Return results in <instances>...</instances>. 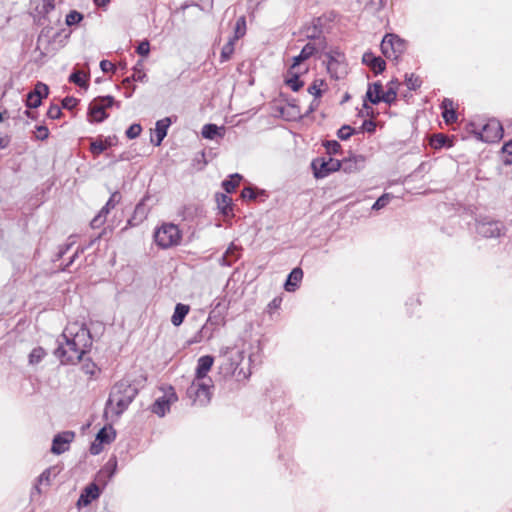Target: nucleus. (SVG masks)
<instances>
[{
  "label": "nucleus",
  "mask_w": 512,
  "mask_h": 512,
  "mask_svg": "<svg viewBox=\"0 0 512 512\" xmlns=\"http://www.w3.org/2000/svg\"><path fill=\"white\" fill-rule=\"evenodd\" d=\"M325 147L329 154H337L341 149V145L336 140L327 141Z\"/></svg>",
  "instance_id": "obj_54"
},
{
  "label": "nucleus",
  "mask_w": 512,
  "mask_h": 512,
  "mask_svg": "<svg viewBox=\"0 0 512 512\" xmlns=\"http://www.w3.org/2000/svg\"><path fill=\"white\" fill-rule=\"evenodd\" d=\"M189 311H190L189 305L182 304V303L176 304L174 313L171 317L172 324L176 327L180 326L183 323V321H184L185 317L187 316V314L189 313Z\"/></svg>",
  "instance_id": "obj_22"
},
{
  "label": "nucleus",
  "mask_w": 512,
  "mask_h": 512,
  "mask_svg": "<svg viewBox=\"0 0 512 512\" xmlns=\"http://www.w3.org/2000/svg\"><path fill=\"white\" fill-rule=\"evenodd\" d=\"M303 278V271L300 268H294L285 282V290L288 292H293L298 287V284Z\"/></svg>",
  "instance_id": "obj_21"
},
{
  "label": "nucleus",
  "mask_w": 512,
  "mask_h": 512,
  "mask_svg": "<svg viewBox=\"0 0 512 512\" xmlns=\"http://www.w3.org/2000/svg\"><path fill=\"white\" fill-rule=\"evenodd\" d=\"M102 451V444H100V442L98 443H92L91 447H90V452L91 454L93 455H97L99 454L100 452Z\"/></svg>",
  "instance_id": "obj_63"
},
{
  "label": "nucleus",
  "mask_w": 512,
  "mask_h": 512,
  "mask_svg": "<svg viewBox=\"0 0 512 512\" xmlns=\"http://www.w3.org/2000/svg\"><path fill=\"white\" fill-rule=\"evenodd\" d=\"M178 400L177 394L172 386L164 389L163 396L156 399L154 404L152 405V412L159 417L165 416V414L170 410L171 404L175 403Z\"/></svg>",
  "instance_id": "obj_10"
},
{
  "label": "nucleus",
  "mask_w": 512,
  "mask_h": 512,
  "mask_svg": "<svg viewBox=\"0 0 512 512\" xmlns=\"http://www.w3.org/2000/svg\"><path fill=\"white\" fill-rule=\"evenodd\" d=\"M356 131L349 125H343L337 132V136L341 140L349 139Z\"/></svg>",
  "instance_id": "obj_45"
},
{
  "label": "nucleus",
  "mask_w": 512,
  "mask_h": 512,
  "mask_svg": "<svg viewBox=\"0 0 512 512\" xmlns=\"http://www.w3.org/2000/svg\"><path fill=\"white\" fill-rule=\"evenodd\" d=\"M62 0H41L35 8L37 14L42 17H46L52 10H54L57 3H61Z\"/></svg>",
  "instance_id": "obj_30"
},
{
  "label": "nucleus",
  "mask_w": 512,
  "mask_h": 512,
  "mask_svg": "<svg viewBox=\"0 0 512 512\" xmlns=\"http://www.w3.org/2000/svg\"><path fill=\"white\" fill-rule=\"evenodd\" d=\"M226 358L220 365V372L224 377H234L236 381L241 382L247 380L251 374L249 368L242 367L244 361V352L233 351L229 347L221 350Z\"/></svg>",
  "instance_id": "obj_3"
},
{
  "label": "nucleus",
  "mask_w": 512,
  "mask_h": 512,
  "mask_svg": "<svg viewBox=\"0 0 512 512\" xmlns=\"http://www.w3.org/2000/svg\"><path fill=\"white\" fill-rule=\"evenodd\" d=\"M33 95L39 96L41 99L48 96L49 88L46 84L42 82H37V84L34 87V90L30 92Z\"/></svg>",
  "instance_id": "obj_43"
},
{
  "label": "nucleus",
  "mask_w": 512,
  "mask_h": 512,
  "mask_svg": "<svg viewBox=\"0 0 512 512\" xmlns=\"http://www.w3.org/2000/svg\"><path fill=\"white\" fill-rule=\"evenodd\" d=\"M117 469V459L116 457H112L108 460V462L105 464V466L100 470L99 476L107 475L109 479L113 477Z\"/></svg>",
  "instance_id": "obj_36"
},
{
  "label": "nucleus",
  "mask_w": 512,
  "mask_h": 512,
  "mask_svg": "<svg viewBox=\"0 0 512 512\" xmlns=\"http://www.w3.org/2000/svg\"><path fill=\"white\" fill-rule=\"evenodd\" d=\"M502 153L504 154V163L506 165L512 164V140L506 142L502 147Z\"/></svg>",
  "instance_id": "obj_44"
},
{
  "label": "nucleus",
  "mask_w": 512,
  "mask_h": 512,
  "mask_svg": "<svg viewBox=\"0 0 512 512\" xmlns=\"http://www.w3.org/2000/svg\"><path fill=\"white\" fill-rule=\"evenodd\" d=\"M366 158L363 155H354L341 162V168L346 173H355L365 167Z\"/></svg>",
  "instance_id": "obj_15"
},
{
  "label": "nucleus",
  "mask_w": 512,
  "mask_h": 512,
  "mask_svg": "<svg viewBox=\"0 0 512 512\" xmlns=\"http://www.w3.org/2000/svg\"><path fill=\"white\" fill-rule=\"evenodd\" d=\"M242 176L239 174H233L229 179H226L222 182V187L227 193H231L235 190V188L239 185Z\"/></svg>",
  "instance_id": "obj_35"
},
{
  "label": "nucleus",
  "mask_w": 512,
  "mask_h": 512,
  "mask_svg": "<svg viewBox=\"0 0 512 512\" xmlns=\"http://www.w3.org/2000/svg\"><path fill=\"white\" fill-rule=\"evenodd\" d=\"M182 232L179 227L173 223H162L154 231V241L162 249H168L180 244Z\"/></svg>",
  "instance_id": "obj_4"
},
{
  "label": "nucleus",
  "mask_w": 512,
  "mask_h": 512,
  "mask_svg": "<svg viewBox=\"0 0 512 512\" xmlns=\"http://www.w3.org/2000/svg\"><path fill=\"white\" fill-rule=\"evenodd\" d=\"M362 61L365 65L369 66L375 74H379L385 70V61L378 56H375L372 52H365L362 57Z\"/></svg>",
  "instance_id": "obj_17"
},
{
  "label": "nucleus",
  "mask_w": 512,
  "mask_h": 512,
  "mask_svg": "<svg viewBox=\"0 0 512 512\" xmlns=\"http://www.w3.org/2000/svg\"><path fill=\"white\" fill-rule=\"evenodd\" d=\"M87 75L82 73L81 71H74L69 76V82L78 85L79 87H87Z\"/></svg>",
  "instance_id": "obj_37"
},
{
  "label": "nucleus",
  "mask_w": 512,
  "mask_h": 512,
  "mask_svg": "<svg viewBox=\"0 0 512 512\" xmlns=\"http://www.w3.org/2000/svg\"><path fill=\"white\" fill-rule=\"evenodd\" d=\"M227 307L225 305L222 306L221 301L215 300L213 303V309L210 311L209 316L206 320V323L210 324L215 329H218L219 326L224 325L225 323V310Z\"/></svg>",
  "instance_id": "obj_14"
},
{
  "label": "nucleus",
  "mask_w": 512,
  "mask_h": 512,
  "mask_svg": "<svg viewBox=\"0 0 512 512\" xmlns=\"http://www.w3.org/2000/svg\"><path fill=\"white\" fill-rule=\"evenodd\" d=\"M100 68L103 72H109L114 69V64L108 60H102L100 62Z\"/></svg>",
  "instance_id": "obj_62"
},
{
  "label": "nucleus",
  "mask_w": 512,
  "mask_h": 512,
  "mask_svg": "<svg viewBox=\"0 0 512 512\" xmlns=\"http://www.w3.org/2000/svg\"><path fill=\"white\" fill-rule=\"evenodd\" d=\"M59 340V346L55 349V356L62 364H76L92 346V338L89 329L84 325L73 323L68 325Z\"/></svg>",
  "instance_id": "obj_1"
},
{
  "label": "nucleus",
  "mask_w": 512,
  "mask_h": 512,
  "mask_svg": "<svg viewBox=\"0 0 512 512\" xmlns=\"http://www.w3.org/2000/svg\"><path fill=\"white\" fill-rule=\"evenodd\" d=\"M311 167L314 172V176L318 179L327 177L330 173L338 171L341 168V162L332 157L327 159L316 158L312 161Z\"/></svg>",
  "instance_id": "obj_9"
},
{
  "label": "nucleus",
  "mask_w": 512,
  "mask_h": 512,
  "mask_svg": "<svg viewBox=\"0 0 512 512\" xmlns=\"http://www.w3.org/2000/svg\"><path fill=\"white\" fill-rule=\"evenodd\" d=\"M246 33V20L245 17H239L235 23V35L232 39L235 41L243 37Z\"/></svg>",
  "instance_id": "obj_41"
},
{
  "label": "nucleus",
  "mask_w": 512,
  "mask_h": 512,
  "mask_svg": "<svg viewBox=\"0 0 512 512\" xmlns=\"http://www.w3.org/2000/svg\"><path fill=\"white\" fill-rule=\"evenodd\" d=\"M95 100L97 102H99V104L101 106H103V108L106 110V108H109V107H112L113 104L115 103V100L112 96H100V97H97L95 98Z\"/></svg>",
  "instance_id": "obj_50"
},
{
  "label": "nucleus",
  "mask_w": 512,
  "mask_h": 512,
  "mask_svg": "<svg viewBox=\"0 0 512 512\" xmlns=\"http://www.w3.org/2000/svg\"><path fill=\"white\" fill-rule=\"evenodd\" d=\"M238 257V248L232 243L219 259V263L222 266H231L238 259Z\"/></svg>",
  "instance_id": "obj_26"
},
{
  "label": "nucleus",
  "mask_w": 512,
  "mask_h": 512,
  "mask_svg": "<svg viewBox=\"0 0 512 512\" xmlns=\"http://www.w3.org/2000/svg\"><path fill=\"white\" fill-rule=\"evenodd\" d=\"M49 136V130L46 126H37L36 127V138L38 140H45Z\"/></svg>",
  "instance_id": "obj_56"
},
{
  "label": "nucleus",
  "mask_w": 512,
  "mask_h": 512,
  "mask_svg": "<svg viewBox=\"0 0 512 512\" xmlns=\"http://www.w3.org/2000/svg\"><path fill=\"white\" fill-rule=\"evenodd\" d=\"M376 129V124L372 120H365L361 126V131L373 133Z\"/></svg>",
  "instance_id": "obj_60"
},
{
  "label": "nucleus",
  "mask_w": 512,
  "mask_h": 512,
  "mask_svg": "<svg viewBox=\"0 0 512 512\" xmlns=\"http://www.w3.org/2000/svg\"><path fill=\"white\" fill-rule=\"evenodd\" d=\"M138 390L126 380L117 382L111 389L105 407V416L109 413L119 417L131 404Z\"/></svg>",
  "instance_id": "obj_2"
},
{
  "label": "nucleus",
  "mask_w": 512,
  "mask_h": 512,
  "mask_svg": "<svg viewBox=\"0 0 512 512\" xmlns=\"http://www.w3.org/2000/svg\"><path fill=\"white\" fill-rule=\"evenodd\" d=\"M324 85L323 80H315L308 88V92L317 97H320L322 95L321 87Z\"/></svg>",
  "instance_id": "obj_46"
},
{
  "label": "nucleus",
  "mask_w": 512,
  "mask_h": 512,
  "mask_svg": "<svg viewBox=\"0 0 512 512\" xmlns=\"http://www.w3.org/2000/svg\"><path fill=\"white\" fill-rule=\"evenodd\" d=\"M405 84L409 90H416L420 88L422 84V80L419 76L415 74H406L405 75Z\"/></svg>",
  "instance_id": "obj_39"
},
{
  "label": "nucleus",
  "mask_w": 512,
  "mask_h": 512,
  "mask_svg": "<svg viewBox=\"0 0 512 512\" xmlns=\"http://www.w3.org/2000/svg\"><path fill=\"white\" fill-rule=\"evenodd\" d=\"M442 115L447 123L455 122L457 119L456 113L453 110V108L444 110Z\"/></svg>",
  "instance_id": "obj_58"
},
{
  "label": "nucleus",
  "mask_w": 512,
  "mask_h": 512,
  "mask_svg": "<svg viewBox=\"0 0 512 512\" xmlns=\"http://www.w3.org/2000/svg\"><path fill=\"white\" fill-rule=\"evenodd\" d=\"M213 382H205L194 379L187 388V396L193 405L205 406L212 396Z\"/></svg>",
  "instance_id": "obj_5"
},
{
  "label": "nucleus",
  "mask_w": 512,
  "mask_h": 512,
  "mask_svg": "<svg viewBox=\"0 0 512 512\" xmlns=\"http://www.w3.org/2000/svg\"><path fill=\"white\" fill-rule=\"evenodd\" d=\"M99 488L95 484H90L84 490V492L80 495L78 500V505H88L91 500L99 497Z\"/></svg>",
  "instance_id": "obj_23"
},
{
  "label": "nucleus",
  "mask_w": 512,
  "mask_h": 512,
  "mask_svg": "<svg viewBox=\"0 0 512 512\" xmlns=\"http://www.w3.org/2000/svg\"><path fill=\"white\" fill-rule=\"evenodd\" d=\"M46 356V352L42 347L34 348L29 354V363L34 365L38 364L42 361V359Z\"/></svg>",
  "instance_id": "obj_40"
},
{
  "label": "nucleus",
  "mask_w": 512,
  "mask_h": 512,
  "mask_svg": "<svg viewBox=\"0 0 512 512\" xmlns=\"http://www.w3.org/2000/svg\"><path fill=\"white\" fill-rule=\"evenodd\" d=\"M146 80V74L143 71V63L142 61H138V63L133 68V74L131 77H127L123 80L124 85L130 84L131 81L135 82H144Z\"/></svg>",
  "instance_id": "obj_29"
},
{
  "label": "nucleus",
  "mask_w": 512,
  "mask_h": 512,
  "mask_svg": "<svg viewBox=\"0 0 512 512\" xmlns=\"http://www.w3.org/2000/svg\"><path fill=\"white\" fill-rule=\"evenodd\" d=\"M141 131V125L138 123H134L126 130V136L129 139H135L140 135Z\"/></svg>",
  "instance_id": "obj_48"
},
{
  "label": "nucleus",
  "mask_w": 512,
  "mask_h": 512,
  "mask_svg": "<svg viewBox=\"0 0 512 512\" xmlns=\"http://www.w3.org/2000/svg\"><path fill=\"white\" fill-rule=\"evenodd\" d=\"M383 88L382 84L380 82H375L371 85H369L368 90L366 92V98L372 103V104H378L380 102H383Z\"/></svg>",
  "instance_id": "obj_20"
},
{
  "label": "nucleus",
  "mask_w": 512,
  "mask_h": 512,
  "mask_svg": "<svg viewBox=\"0 0 512 512\" xmlns=\"http://www.w3.org/2000/svg\"><path fill=\"white\" fill-rule=\"evenodd\" d=\"M74 436V432L71 431H65L57 434L52 441L51 452L53 454L60 455L67 451L69 449V444L74 439Z\"/></svg>",
  "instance_id": "obj_12"
},
{
  "label": "nucleus",
  "mask_w": 512,
  "mask_h": 512,
  "mask_svg": "<svg viewBox=\"0 0 512 512\" xmlns=\"http://www.w3.org/2000/svg\"><path fill=\"white\" fill-rule=\"evenodd\" d=\"M285 82L295 92L303 86V82L299 79V72L291 70V68L288 70Z\"/></svg>",
  "instance_id": "obj_33"
},
{
  "label": "nucleus",
  "mask_w": 512,
  "mask_h": 512,
  "mask_svg": "<svg viewBox=\"0 0 512 512\" xmlns=\"http://www.w3.org/2000/svg\"><path fill=\"white\" fill-rule=\"evenodd\" d=\"M476 137L486 143H496L503 137V127L496 119L489 120L479 131H474Z\"/></svg>",
  "instance_id": "obj_8"
},
{
  "label": "nucleus",
  "mask_w": 512,
  "mask_h": 512,
  "mask_svg": "<svg viewBox=\"0 0 512 512\" xmlns=\"http://www.w3.org/2000/svg\"><path fill=\"white\" fill-rule=\"evenodd\" d=\"M89 115L93 121L98 123L103 122L108 117V114L105 112L103 106H101L95 99L89 106Z\"/></svg>",
  "instance_id": "obj_24"
},
{
  "label": "nucleus",
  "mask_w": 512,
  "mask_h": 512,
  "mask_svg": "<svg viewBox=\"0 0 512 512\" xmlns=\"http://www.w3.org/2000/svg\"><path fill=\"white\" fill-rule=\"evenodd\" d=\"M171 125V119L169 117L158 120L155 125V138H151V142L155 146H160L163 139L167 135L169 126Z\"/></svg>",
  "instance_id": "obj_18"
},
{
  "label": "nucleus",
  "mask_w": 512,
  "mask_h": 512,
  "mask_svg": "<svg viewBox=\"0 0 512 512\" xmlns=\"http://www.w3.org/2000/svg\"><path fill=\"white\" fill-rule=\"evenodd\" d=\"M82 19H83V15L81 13H79L77 11H71L66 16V24L68 26H72V25L79 23Z\"/></svg>",
  "instance_id": "obj_47"
},
{
  "label": "nucleus",
  "mask_w": 512,
  "mask_h": 512,
  "mask_svg": "<svg viewBox=\"0 0 512 512\" xmlns=\"http://www.w3.org/2000/svg\"><path fill=\"white\" fill-rule=\"evenodd\" d=\"M114 140H115V137H106L105 139H95L91 142L90 144V151L91 153L97 157L99 156L101 153H103L107 148L111 147L112 145H114Z\"/></svg>",
  "instance_id": "obj_19"
},
{
  "label": "nucleus",
  "mask_w": 512,
  "mask_h": 512,
  "mask_svg": "<svg viewBox=\"0 0 512 512\" xmlns=\"http://www.w3.org/2000/svg\"><path fill=\"white\" fill-rule=\"evenodd\" d=\"M327 70L331 77L340 79L346 73L345 65L332 53L327 54Z\"/></svg>",
  "instance_id": "obj_16"
},
{
  "label": "nucleus",
  "mask_w": 512,
  "mask_h": 512,
  "mask_svg": "<svg viewBox=\"0 0 512 512\" xmlns=\"http://www.w3.org/2000/svg\"><path fill=\"white\" fill-rule=\"evenodd\" d=\"M111 210L108 209V207L103 206L102 209L99 211L98 215L102 216L105 220L107 218V215L109 214Z\"/></svg>",
  "instance_id": "obj_64"
},
{
  "label": "nucleus",
  "mask_w": 512,
  "mask_h": 512,
  "mask_svg": "<svg viewBox=\"0 0 512 512\" xmlns=\"http://www.w3.org/2000/svg\"><path fill=\"white\" fill-rule=\"evenodd\" d=\"M476 233L483 238H500L506 234V226L491 217H483L476 221Z\"/></svg>",
  "instance_id": "obj_6"
},
{
  "label": "nucleus",
  "mask_w": 512,
  "mask_h": 512,
  "mask_svg": "<svg viewBox=\"0 0 512 512\" xmlns=\"http://www.w3.org/2000/svg\"><path fill=\"white\" fill-rule=\"evenodd\" d=\"M105 219L102 216H99L98 214L91 220V227L92 228H99L105 223Z\"/></svg>",
  "instance_id": "obj_61"
},
{
  "label": "nucleus",
  "mask_w": 512,
  "mask_h": 512,
  "mask_svg": "<svg viewBox=\"0 0 512 512\" xmlns=\"http://www.w3.org/2000/svg\"><path fill=\"white\" fill-rule=\"evenodd\" d=\"M79 100L75 97L68 96L62 100V107L68 110H72L78 104Z\"/></svg>",
  "instance_id": "obj_52"
},
{
  "label": "nucleus",
  "mask_w": 512,
  "mask_h": 512,
  "mask_svg": "<svg viewBox=\"0 0 512 512\" xmlns=\"http://www.w3.org/2000/svg\"><path fill=\"white\" fill-rule=\"evenodd\" d=\"M60 472V470L58 469V467L56 466H53V467H49L47 469H45L40 475L39 477L37 478V484L35 485V490L40 493V489H39V485L40 484H46V485H49L50 484V480H51V476L55 477L58 473Z\"/></svg>",
  "instance_id": "obj_27"
},
{
  "label": "nucleus",
  "mask_w": 512,
  "mask_h": 512,
  "mask_svg": "<svg viewBox=\"0 0 512 512\" xmlns=\"http://www.w3.org/2000/svg\"><path fill=\"white\" fill-rule=\"evenodd\" d=\"M217 329L206 323L201 327L197 334L193 337L190 343H199L203 340H210L213 338L214 333Z\"/></svg>",
  "instance_id": "obj_25"
},
{
  "label": "nucleus",
  "mask_w": 512,
  "mask_h": 512,
  "mask_svg": "<svg viewBox=\"0 0 512 512\" xmlns=\"http://www.w3.org/2000/svg\"><path fill=\"white\" fill-rule=\"evenodd\" d=\"M214 359L210 355L201 356L197 361V367L195 371V378L199 381L212 382V379L207 376L211 370Z\"/></svg>",
  "instance_id": "obj_13"
},
{
  "label": "nucleus",
  "mask_w": 512,
  "mask_h": 512,
  "mask_svg": "<svg viewBox=\"0 0 512 512\" xmlns=\"http://www.w3.org/2000/svg\"><path fill=\"white\" fill-rule=\"evenodd\" d=\"M61 114V108L56 104H52L47 111V116L50 119H58L61 116Z\"/></svg>",
  "instance_id": "obj_55"
},
{
  "label": "nucleus",
  "mask_w": 512,
  "mask_h": 512,
  "mask_svg": "<svg viewBox=\"0 0 512 512\" xmlns=\"http://www.w3.org/2000/svg\"><path fill=\"white\" fill-rule=\"evenodd\" d=\"M446 142V138L444 135L442 134H437V135H434V137L432 138V145L435 147V148H440L442 147Z\"/></svg>",
  "instance_id": "obj_59"
},
{
  "label": "nucleus",
  "mask_w": 512,
  "mask_h": 512,
  "mask_svg": "<svg viewBox=\"0 0 512 512\" xmlns=\"http://www.w3.org/2000/svg\"><path fill=\"white\" fill-rule=\"evenodd\" d=\"M241 197L243 199L254 200V199H256L257 194H256L254 188H252V187H245L242 190V192H241Z\"/></svg>",
  "instance_id": "obj_57"
},
{
  "label": "nucleus",
  "mask_w": 512,
  "mask_h": 512,
  "mask_svg": "<svg viewBox=\"0 0 512 512\" xmlns=\"http://www.w3.org/2000/svg\"><path fill=\"white\" fill-rule=\"evenodd\" d=\"M217 207L224 216L232 213V199L226 194H218L216 196Z\"/></svg>",
  "instance_id": "obj_28"
},
{
  "label": "nucleus",
  "mask_w": 512,
  "mask_h": 512,
  "mask_svg": "<svg viewBox=\"0 0 512 512\" xmlns=\"http://www.w3.org/2000/svg\"><path fill=\"white\" fill-rule=\"evenodd\" d=\"M397 81H390L387 90L383 93V102L387 104L393 103L397 98Z\"/></svg>",
  "instance_id": "obj_34"
},
{
  "label": "nucleus",
  "mask_w": 512,
  "mask_h": 512,
  "mask_svg": "<svg viewBox=\"0 0 512 512\" xmlns=\"http://www.w3.org/2000/svg\"><path fill=\"white\" fill-rule=\"evenodd\" d=\"M221 130L224 128H219L215 124H205L202 128L201 134L205 139H214L216 136L223 137V133Z\"/></svg>",
  "instance_id": "obj_32"
},
{
  "label": "nucleus",
  "mask_w": 512,
  "mask_h": 512,
  "mask_svg": "<svg viewBox=\"0 0 512 512\" xmlns=\"http://www.w3.org/2000/svg\"><path fill=\"white\" fill-rule=\"evenodd\" d=\"M41 101L42 99L39 96L29 93L27 95L26 105L29 108H37L41 105Z\"/></svg>",
  "instance_id": "obj_49"
},
{
  "label": "nucleus",
  "mask_w": 512,
  "mask_h": 512,
  "mask_svg": "<svg viewBox=\"0 0 512 512\" xmlns=\"http://www.w3.org/2000/svg\"><path fill=\"white\" fill-rule=\"evenodd\" d=\"M116 437L115 430L110 426L109 428L103 427L96 435V441L100 442V444H109Z\"/></svg>",
  "instance_id": "obj_31"
},
{
  "label": "nucleus",
  "mask_w": 512,
  "mask_h": 512,
  "mask_svg": "<svg viewBox=\"0 0 512 512\" xmlns=\"http://www.w3.org/2000/svg\"><path fill=\"white\" fill-rule=\"evenodd\" d=\"M234 45H235V40L234 39H230L223 47H222V50H221V55H220V58H221V62H226L228 61L233 52H234Z\"/></svg>",
  "instance_id": "obj_38"
},
{
  "label": "nucleus",
  "mask_w": 512,
  "mask_h": 512,
  "mask_svg": "<svg viewBox=\"0 0 512 512\" xmlns=\"http://www.w3.org/2000/svg\"><path fill=\"white\" fill-rule=\"evenodd\" d=\"M121 195L119 192H114L110 196L109 200L106 202L104 206L108 207L109 210H112L115 208V206L120 202Z\"/></svg>",
  "instance_id": "obj_53"
},
{
  "label": "nucleus",
  "mask_w": 512,
  "mask_h": 512,
  "mask_svg": "<svg viewBox=\"0 0 512 512\" xmlns=\"http://www.w3.org/2000/svg\"><path fill=\"white\" fill-rule=\"evenodd\" d=\"M392 198H393L392 194L384 193L382 196H380L376 200V202L372 206V209L373 210H380V209L386 207Z\"/></svg>",
  "instance_id": "obj_42"
},
{
  "label": "nucleus",
  "mask_w": 512,
  "mask_h": 512,
  "mask_svg": "<svg viewBox=\"0 0 512 512\" xmlns=\"http://www.w3.org/2000/svg\"><path fill=\"white\" fill-rule=\"evenodd\" d=\"M405 49L406 42L395 34H386L381 42V51L388 59L397 60Z\"/></svg>",
  "instance_id": "obj_7"
},
{
  "label": "nucleus",
  "mask_w": 512,
  "mask_h": 512,
  "mask_svg": "<svg viewBox=\"0 0 512 512\" xmlns=\"http://www.w3.org/2000/svg\"><path fill=\"white\" fill-rule=\"evenodd\" d=\"M322 40L307 43L301 50L300 54L293 57L291 70H295L303 61L313 56L320 48H322Z\"/></svg>",
  "instance_id": "obj_11"
},
{
  "label": "nucleus",
  "mask_w": 512,
  "mask_h": 512,
  "mask_svg": "<svg viewBox=\"0 0 512 512\" xmlns=\"http://www.w3.org/2000/svg\"><path fill=\"white\" fill-rule=\"evenodd\" d=\"M136 52L141 56L147 57L150 52V43L147 40L140 42L136 48Z\"/></svg>",
  "instance_id": "obj_51"
}]
</instances>
